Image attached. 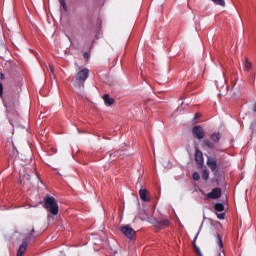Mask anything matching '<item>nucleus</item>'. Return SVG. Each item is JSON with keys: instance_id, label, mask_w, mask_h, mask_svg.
Here are the masks:
<instances>
[{"instance_id": "nucleus-30", "label": "nucleus", "mask_w": 256, "mask_h": 256, "mask_svg": "<svg viewBox=\"0 0 256 256\" xmlns=\"http://www.w3.org/2000/svg\"><path fill=\"white\" fill-rule=\"evenodd\" d=\"M0 79H2V80L5 79V74L4 73H0Z\"/></svg>"}, {"instance_id": "nucleus-34", "label": "nucleus", "mask_w": 256, "mask_h": 256, "mask_svg": "<svg viewBox=\"0 0 256 256\" xmlns=\"http://www.w3.org/2000/svg\"><path fill=\"white\" fill-rule=\"evenodd\" d=\"M196 119H199V114H196Z\"/></svg>"}, {"instance_id": "nucleus-36", "label": "nucleus", "mask_w": 256, "mask_h": 256, "mask_svg": "<svg viewBox=\"0 0 256 256\" xmlns=\"http://www.w3.org/2000/svg\"><path fill=\"white\" fill-rule=\"evenodd\" d=\"M22 167H25V164H22Z\"/></svg>"}, {"instance_id": "nucleus-21", "label": "nucleus", "mask_w": 256, "mask_h": 256, "mask_svg": "<svg viewBox=\"0 0 256 256\" xmlns=\"http://www.w3.org/2000/svg\"><path fill=\"white\" fill-rule=\"evenodd\" d=\"M59 2L64 11H67V3H65V0H59Z\"/></svg>"}, {"instance_id": "nucleus-7", "label": "nucleus", "mask_w": 256, "mask_h": 256, "mask_svg": "<svg viewBox=\"0 0 256 256\" xmlns=\"http://www.w3.org/2000/svg\"><path fill=\"white\" fill-rule=\"evenodd\" d=\"M32 237H35V227H33V225H28L26 228L25 241H29Z\"/></svg>"}, {"instance_id": "nucleus-28", "label": "nucleus", "mask_w": 256, "mask_h": 256, "mask_svg": "<svg viewBox=\"0 0 256 256\" xmlns=\"http://www.w3.org/2000/svg\"><path fill=\"white\" fill-rule=\"evenodd\" d=\"M24 179H26V181H29L31 179V176H29V174L24 175Z\"/></svg>"}, {"instance_id": "nucleus-1", "label": "nucleus", "mask_w": 256, "mask_h": 256, "mask_svg": "<svg viewBox=\"0 0 256 256\" xmlns=\"http://www.w3.org/2000/svg\"><path fill=\"white\" fill-rule=\"evenodd\" d=\"M19 105V94L10 93L4 101V107H6V113L13 115L15 109Z\"/></svg>"}, {"instance_id": "nucleus-2", "label": "nucleus", "mask_w": 256, "mask_h": 256, "mask_svg": "<svg viewBox=\"0 0 256 256\" xmlns=\"http://www.w3.org/2000/svg\"><path fill=\"white\" fill-rule=\"evenodd\" d=\"M44 209H47L48 213H51L52 215H59V205L53 196L45 197Z\"/></svg>"}, {"instance_id": "nucleus-18", "label": "nucleus", "mask_w": 256, "mask_h": 256, "mask_svg": "<svg viewBox=\"0 0 256 256\" xmlns=\"http://www.w3.org/2000/svg\"><path fill=\"white\" fill-rule=\"evenodd\" d=\"M215 210L216 211H225V206L221 203L215 204Z\"/></svg>"}, {"instance_id": "nucleus-16", "label": "nucleus", "mask_w": 256, "mask_h": 256, "mask_svg": "<svg viewBox=\"0 0 256 256\" xmlns=\"http://www.w3.org/2000/svg\"><path fill=\"white\" fill-rule=\"evenodd\" d=\"M211 139H212V141H214V143H219V141H221V134L214 133L211 135Z\"/></svg>"}, {"instance_id": "nucleus-9", "label": "nucleus", "mask_w": 256, "mask_h": 256, "mask_svg": "<svg viewBox=\"0 0 256 256\" xmlns=\"http://www.w3.org/2000/svg\"><path fill=\"white\" fill-rule=\"evenodd\" d=\"M195 161L198 165H203V152L196 148Z\"/></svg>"}, {"instance_id": "nucleus-15", "label": "nucleus", "mask_w": 256, "mask_h": 256, "mask_svg": "<svg viewBox=\"0 0 256 256\" xmlns=\"http://www.w3.org/2000/svg\"><path fill=\"white\" fill-rule=\"evenodd\" d=\"M156 227H159V229H163V227H169V220H161L160 222H157Z\"/></svg>"}, {"instance_id": "nucleus-6", "label": "nucleus", "mask_w": 256, "mask_h": 256, "mask_svg": "<svg viewBox=\"0 0 256 256\" xmlns=\"http://www.w3.org/2000/svg\"><path fill=\"white\" fill-rule=\"evenodd\" d=\"M208 199H219L221 197V188H214L210 193L206 194Z\"/></svg>"}, {"instance_id": "nucleus-35", "label": "nucleus", "mask_w": 256, "mask_h": 256, "mask_svg": "<svg viewBox=\"0 0 256 256\" xmlns=\"http://www.w3.org/2000/svg\"><path fill=\"white\" fill-rule=\"evenodd\" d=\"M216 87H219V84L216 83Z\"/></svg>"}, {"instance_id": "nucleus-19", "label": "nucleus", "mask_w": 256, "mask_h": 256, "mask_svg": "<svg viewBox=\"0 0 256 256\" xmlns=\"http://www.w3.org/2000/svg\"><path fill=\"white\" fill-rule=\"evenodd\" d=\"M217 243L220 249H223V240H221V236L217 235Z\"/></svg>"}, {"instance_id": "nucleus-20", "label": "nucleus", "mask_w": 256, "mask_h": 256, "mask_svg": "<svg viewBox=\"0 0 256 256\" xmlns=\"http://www.w3.org/2000/svg\"><path fill=\"white\" fill-rule=\"evenodd\" d=\"M203 179H205V181H207V179H209V171L208 170H203Z\"/></svg>"}, {"instance_id": "nucleus-13", "label": "nucleus", "mask_w": 256, "mask_h": 256, "mask_svg": "<svg viewBox=\"0 0 256 256\" xmlns=\"http://www.w3.org/2000/svg\"><path fill=\"white\" fill-rule=\"evenodd\" d=\"M25 251H27V243L23 242L19 247L17 256H23L25 254Z\"/></svg>"}, {"instance_id": "nucleus-22", "label": "nucleus", "mask_w": 256, "mask_h": 256, "mask_svg": "<svg viewBox=\"0 0 256 256\" xmlns=\"http://www.w3.org/2000/svg\"><path fill=\"white\" fill-rule=\"evenodd\" d=\"M193 179H194V181H199L201 179V176L199 175V173L194 172L193 173Z\"/></svg>"}, {"instance_id": "nucleus-23", "label": "nucleus", "mask_w": 256, "mask_h": 256, "mask_svg": "<svg viewBox=\"0 0 256 256\" xmlns=\"http://www.w3.org/2000/svg\"><path fill=\"white\" fill-rule=\"evenodd\" d=\"M245 69L246 71H249L251 69V62H249L248 60H246Z\"/></svg>"}, {"instance_id": "nucleus-33", "label": "nucleus", "mask_w": 256, "mask_h": 256, "mask_svg": "<svg viewBox=\"0 0 256 256\" xmlns=\"http://www.w3.org/2000/svg\"><path fill=\"white\" fill-rule=\"evenodd\" d=\"M27 163H31V158H29V159L27 160Z\"/></svg>"}, {"instance_id": "nucleus-11", "label": "nucleus", "mask_w": 256, "mask_h": 256, "mask_svg": "<svg viewBox=\"0 0 256 256\" xmlns=\"http://www.w3.org/2000/svg\"><path fill=\"white\" fill-rule=\"evenodd\" d=\"M197 237H199V232H197V234L194 237L193 247L198 256H203V254L201 253V250L199 249V247H197Z\"/></svg>"}, {"instance_id": "nucleus-10", "label": "nucleus", "mask_w": 256, "mask_h": 256, "mask_svg": "<svg viewBox=\"0 0 256 256\" xmlns=\"http://www.w3.org/2000/svg\"><path fill=\"white\" fill-rule=\"evenodd\" d=\"M207 165L211 169V171H216L217 169V162L213 158L207 159Z\"/></svg>"}, {"instance_id": "nucleus-12", "label": "nucleus", "mask_w": 256, "mask_h": 256, "mask_svg": "<svg viewBox=\"0 0 256 256\" xmlns=\"http://www.w3.org/2000/svg\"><path fill=\"white\" fill-rule=\"evenodd\" d=\"M202 147L204 149H215V144L209 140H204L202 143Z\"/></svg>"}, {"instance_id": "nucleus-31", "label": "nucleus", "mask_w": 256, "mask_h": 256, "mask_svg": "<svg viewBox=\"0 0 256 256\" xmlns=\"http://www.w3.org/2000/svg\"><path fill=\"white\" fill-rule=\"evenodd\" d=\"M9 122L11 123V125H13V120L10 118Z\"/></svg>"}, {"instance_id": "nucleus-4", "label": "nucleus", "mask_w": 256, "mask_h": 256, "mask_svg": "<svg viewBox=\"0 0 256 256\" xmlns=\"http://www.w3.org/2000/svg\"><path fill=\"white\" fill-rule=\"evenodd\" d=\"M120 231L125 237H127V239H133V237H135V230L131 225L121 226Z\"/></svg>"}, {"instance_id": "nucleus-17", "label": "nucleus", "mask_w": 256, "mask_h": 256, "mask_svg": "<svg viewBox=\"0 0 256 256\" xmlns=\"http://www.w3.org/2000/svg\"><path fill=\"white\" fill-rule=\"evenodd\" d=\"M215 5H219L220 7H225V0H211Z\"/></svg>"}, {"instance_id": "nucleus-32", "label": "nucleus", "mask_w": 256, "mask_h": 256, "mask_svg": "<svg viewBox=\"0 0 256 256\" xmlns=\"http://www.w3.org/2000/svg\"><path fill=\"white\" fill-rule=\"evenodd\" d=\"M222 83H223V85H225V79H223V78H222Z\"/></svg>"}, {"instance_id": "nucleus-3", "label": "nucleus", "mask_w": 256, "mask_h": 256, "mask_svg": "<svg viewBox=\"0 0 256 256\" xmlns=\"http://www.w3.org/2000/svg\"><path fill=\"white\" fill-rule=\"evenodd\" d=\"M87 77H89V69L84 68L80 70L75 76V87H85V81H87Z\"/></svg>"}, {"instance_id": "nucleus-37", "label": "nucleus", "mask_w": 256, "mask_h": 256, "mask_svg": "<svg viewBox=\"0 0 256 256\" xmlns=\"http://www.w3.org/2000/svg\"><path fill=\"white\" fill-rule=\"evenodd\" d=\"M19 183H21V180L19 181Z\"/></svg>"}, {"instance_id": "nucleus-27", "label": "nucleus", "mask_w": 256, "mask_h": 256, "mask_svg": "<svg viewBox=\"0 0 256 256\" xmlns=\"http://www.w3.org/2000/svg\"><path fill=\"white\" fill-rule=\"evenodd\" d=\"M15 151H16V156L19 155V151H17V148L15 147V145H13V155H15Z\"/></svg>"}, {"instance_id": "nucleus-29", "label": "nucleus", "mask_w": 256, "mask_h": 256, "mask_svg": "<svg viewBox=\"0 0 256 256\" xmlns=\"http://www.w3.org/2000/svg\"><path fill=\"white\" fill-rule=\"evenodd\" d=\"M84 59H86V60L89 59V53H87V52L84 53Z\"/></svg>"}, {"instance_id": "nucleus-8", "label": "nucleus", "mask_w": 256, "mask_h": 256, "mask_svg": "<svg viewBox=\"0 0 256 256\" xmlns=\"http://www.w3.org/2000/svg\"><path fill=\"white\" fill-rule=\"evenodd\" d=\"M139 196L142 201H145V202L151 201V198H149V193L147 192L146 189H140Z\"/></svg>"}, {"instance_id": "nucleus-26", "label": "nucleus", "mask_w": 256, "mask_h": 256, "mask_svg": "<svg viewBox=\"0 0 256 256\" xmlns=\"http://www.w3.org/2000/svg\"><path fill=\"white\" fill-rule=\"evenodd\" d=\"M218 219H225V213L217 214Z\"/></svg>"}, {"instance_id": "nucleus-25", "label": "nucleus", "mask_w": 256, "mask_h": 256, "mask_svg": "<svg viewBox=\"0 0 256 256\" xmlns=\"http://www.w3.org/2000/svg\"><path fill=\"white\" fill-rule=\"evenodd\" d=\"M0 97H3V84L0 82Z\"/></svg>"}, {"instance_id": "nucleus-14", "label": "nucleus", "mask_w": 256, "mask_h": 256, "mask_svg": "<svg viewBox=\"0 0 256 256\" xmlns=\"http://www.w3.org/2000/svg\"><path fill=\"white\" fill-rule=\"evenodd\" d=\"M104 102H105V105H107L108 107H111V105H113V103H115V100L111 97H109V95H104Z\"/></svg>"}, {"instance_id": "nucleus-5", "label": "nucleus", "mask_w": 256, "mask_h": 256, "mask_svg": "<svg viewBox=\"0 0 256 256\" xmlns=\"http://www.w3.org/2000/svg\"><path fill=\"white\" fill-rule=\"evenodd\" d=\"M192 133L196 139H205V130L201 126H195L192 129Z\"/></svg>"}, {"instance_id": "nucleus-24", "label": "nucleus", "mask_w": 256, "mask_h": 256, "mask_svg": "<svg viewBox=\"0 0 256 256\" xmlns=\"http://www.w3.org/2000/svg\"><path fill=\"white\" fill-rule=\"evenodd\" d=\"M49 71H50V73H52V75H53V73H55V66H53V64L49 65Z\"/></svg>"}]
</instances>
